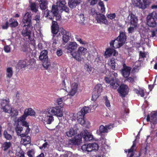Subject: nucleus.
Segmentation results:
<instances>
[{
	"instance_id": "20",
	"label": "nucleus",
	"mask_w": 157,
	"mask_h": 157,
	"mask_svg": "<svg viewBox=\"0 0 157 157\" xmlns=\"http://www.w3.org/2000/svg\"><path fill=\"white\" fill-rule=\"evenodd\" d=\"M128 20L130 19V23L131 25L136 26L137 24L138 19L135 15L132 13L128 17Z\"/></svg>"
},
{
	"instance_id": "57",
	"label": "nucleus",
	"mask_w": 157,
	"mask_h": 157,
	"mask_svg": "<svg viewBox=\"0 0 157 157\" xmlns=\"http://www.w3.org/2000/svg\"><path fill=\"white\" fill-rule=\"evenodd\" d=\"M77 90L71 88V91L69 92L68 95L73 96L76 93Z\"/></svg>"
},
{
	"instance_id": "7",
	"label": "nucleus",
	"mask_w": 157,
	"mask_h": 157,
	"mask_svg": "<svg viewBox=\"0 0 157 157\" xmlns=\"http://www.w3.org/2000/svg\"><path fill=\"white\" fill-rule=\"evenodd\" d=\"M157 18V14L155 12L150 13L147 17V22L148 26L151 27H155L157 25L156 20Z\"/></svg>"
},
{
	"instance_id": "22",
	"label": "nucleus",
	"mask_w": 157,
	"mask_h": 157,
	"mask_svg": "<svg viewBox=\"0 0 157 157\" xmlns=\"http://www.w3.org/2000/svg\"><path fill=\"white\" fill-rule=\"evenodd\" d=\"M118 82H119V80L118 78H116L114 80L113 78H112L110 83V87L113 89H116L119 86Z\"/></svg>"
},
{
	"instance_id": "62",
	"label": "nucleus",
	"mask_w": 157,
	"mask_h": 157,
	"mask_svg": "<svg viewBox=\"0 0 157 157\" xmlns=\"http://www.w3.org/2000/svg\"><path fill=\"white\" fill-rule=\"evenodd\" d=\"M21 51L26 52L28 50V48L26 45H23L21 47Z\"/></svg>"
},
{
	"instance_id": "59",
	"label": "nucleus",
	"mask_w": 157,
	"mask_h": 157,
	"mask_svg": "<svg viewBox=\"0 0 157 157\" xmlns=\"http://www.w3.org/2000/svg\"><path fill=\"white\" fill-rule=\"evenodd\" d=\"M136 26H134V25H131L130 27L128 29V31L129 33H132L134 30V28Z\"/></svg>"
},
{
	"instance_id": "23",
	"label": "nucleus",
	"mask_w": 157,
	"mask_h": 157,
	"mask_svg": "<svg viewBox=\"0 0 157 157\" xmlns=\"http://www.w3.org/2000/svg\"><path fill=\"white\" fill-rule=\"evenodd\" d=\"M52 32L54 34H56L59 31V27L57 22L53 21L52 23Z\"/></svg>"
},
{
	"instance_id": "1",
	"label": "nucleus",
	"mask_w": 157,
	"mask_h": 157,
	"mask_svg": "<svg viewBox=\"0 0 157 157\" xmlns=\"http://www.w3.org/2000/svg\"><path fill=\"white\" fill-rule=\"evenodd\" d=\"M35 111L31 108H29L26 109L24 112L23 115L20 117L18 119V122H21L23 126H25L26 128L25 132L27 133L30 131V129L29 128V125L26 121L25 119L29 115L34 116L35 115Z\"/></svg>"
},
{
	"instance_id": "28",
	"label": "nucleus",
	"mask_w": 157,
	"mask_h": 157,
	"mask_svg": "<svg viewBox=\"0 0 157 157\" xmlns=\"http://www.w3.org/2000/svg\"><path fill=\"white\" fill-rule=\"evenodd\" d=\"M9 26L11 28H15L18 26L17 21L11 18L9 20Z\"/></svg>"
},
{
	"instance_id": "53",
	"label": "nucleus",
	"mask_w": 157,
	"mask_h": 157,
	"mask_svg": "<svg viewBox=\"0 0 157 157\" xmlns=\"http://www.w3.org/2000/svg\"><path fill=\"white\" fill-rule=\"evenodd\" d=\"M136 92L137 94H139L142 97H143L144 96V90L143 89H140L139 90H136Z\"/></svg>"
},
{
	"instance_id": "10",
	"label": "nucleus",
	"mask_w": 157,
	"mask_h": 157,
	"mask_svg": "<svg viewBox=\"0 0 157 157\" xmlns=\"http://www.w3.org/2000/svg\"><path fill=\"white\" fill-rule=\"evenodd\" d=\"M78 46V44L75 42L70 41L65 46V48L67 50V52L70 53L72 56L73 51L77 49Z\"/></svg>"
},
{
	"instance_id": "48",
	"label": "nucleus",
	"mask_w": 157,
	"mask_h": 157,
	"mask_svg": "<svg viewBox=\"0 0 157 157\" xmlns=\"http://www.w3.org/2000/svg\"><path fill=\"white\" fill-rule=\"evenodd\" d=\"M98 5L101 7L100 11L101 13H105V8L103 2H99L98 3Z\"/></svg>"
},
{
	"instance_id": "31",
	"label": "nucleus",
	"mask_w": 157,
	"mask_h": 157,
	"mask_svg": "<svg viewBox=\"0 0 157 157\" xmlns=\"http://www.w3.org/2000/svg\"><path fill=\"white\" fill-rule=\"evenodd\" d=\"M69 78H64V80L62 82V89L65 90L66 91H67L66 85L67 86L69 85Z\"/></svg>"
},
{
	"instance_id": "49",
	"label": "nucleus",
	"mask_w": 157,
	"mask_h": 157,
	"mask_svg": "<svg viewBox=\"0 0 157 157\" xmlns=\"http://www.w3.org/2000/svg\"><path fill=\"white\" fill-rule=\"evenodd\" d=\"M136 78V76L133 75L128 77L126 80L128 82L133 83L135 82Z\"/></svg>"
},
{
	"instance_id": "46",
	"label": "nucleus",
	"mask_w": 157,
	"mask_h": 157,
	"mask_svg": "<svg viewBox=\"0 0 157 157\" xmlns=\"http://www.w3.org/2000/svg\"><path fill=\"white\" fill-rule=\"evenodd\" d=\"M66 2L65 0H59V1L56 2V5L61 8L65 6Z\"/></svg>"
},
{
	"instance_id": "58",
	"label": "nucleus",
	"mask_w": 157,
	"mask_h": 157,
	"mask_svg": "<svg viewBox=\"0 0 157 157\" xmlns=\"http://www.w3.org/2000/svg\"><path fill=\"white\" fill-rule=\"evenodd\" d=\"M25 152L22 150H21L18 151V154H17V157H25Z\"/></svg>"
},
{
	"instance_id": "18",
	"label": "nucleus",
	"mask_w": 157,
	"mask_h": 157,
	"mask_svg": "<svg viewBox=\"0 0 157 157\" xmlns=\"http://www.w3.org/2000/svg\"><path fill=\"white\" fill-rule=\"evenodd\" d=\"M29 131L26 133L25 132V134H23L21 135V144L24 145H25L27 144H30L31 142V138L30 136H27L26 135L27 134Z\"/></svg>"
},
{
	"instance_id": "3",
	"label": "nucleus",
	"mask_w": 157,
	"mask_h": 157,
	"mask_svg": "<svg viewBox=\"0 0 157 157\" xmlns=\"http://www.w3.org/2000/svg\"><path fill=\"white\" fill-rule=\"evenodd\" d=\"M32 16L31 14L29 12L26 13L23 17V27L25 29H24L22 31V34L24 36H30V32L28 31L27 29V27L29 26L31 23V19Z\"/></svg>"
},
{
	"instance_id": "11",
	"label": "nucleus",
	"mask_w": 157,
	"mask_h": 157,
	"mask_svg": "<svg viewBox=\"0 0 157 157\" xmlns=\"http://www.w3.org/2000/svg\"><path fill=\"white\" fill-rule=\"evenodd\" d=\"M17 121L18 125L16 127L15 129L17 135L21 137V135L25 134L26 128L23 125L21 122H18V120Z\"/></svg>"
},
{
	"instance_id": "9",
	"label": "nucleus",
	"mask_w": 157,
	"mask_h": 157,
	"mask_svg": "<svg viewBox=\"0 0 157 157\" xmlns=\"http://www.w3.org/2000/svg\"><path fill=\"white\" fill-rule=\"evenodd\" d=\"M98 149V146L96 143L84 144L82 146V149L83 151L91 152L93 150H97Z\"/></svg>"
},
{
	"instance_id": "21",
	"label": "nucleus",
	"mask_w": 157,
	"mask_h": 157,
	"mask_svg": "<svg viewBox=\"0 0 157 157\" xmlns=\"http://www.w3.org/2000/svg\"><path fill=\"white\" fill-rule=\"evenodd\" d=\"M82 2L81 0H69L68 2V4L70 8H73Z\"/></svg>"
},
{
	"instance_id": "38",
	"label": "nucleus",
	"mask_w": 157,
	"mask_h": 157,
	"mask_svg": "<svg viewBox=\"0 0 157 157\" xmlns=\"http://www.w3.org/2000/svg\"><path fill=\"white\" fill-rule=\"evenodd\" d=\"M115 59L114 58H112L108 61V64L110 66L111 68L114 70L115 68Z\"/></svg>"
},
{
	"instance_id": "2",
	"label": "nucleus",
	"mask_w": 157,
	"mask_h": 157,
	"mask_svg": "<svg viewBox=\"0 0 157 157\" xmlns=\"http://www.w3.org/2000/svg\"><path fill=\"white\" fill-rule=\"evenodd\" d=\"M126 39V36L124 32L121 31L120 35L117 39L110 43V46L114 48H118L124 44Z\"/></svg>"
},
{
	"instance_id": "45",
	"label": "nucleus",
	"mask_w": 157,
	"mask_h": 157,
	"mask_svg": "<svg viewBox=\"0 0 157 157\" xmlns=\"http://www.w3.org/2000/svg\"><path fill=\"white\" fill-rule=\"evenodd\" d=\"M2 108L4 111L8 113H10L11 112L12 109L9 105H6L5 107Z\"/></svg>"
},
{
	"instance_id": "35",
	"label": "nucleus",
	"mask_w": 157,
	"mask_h": 157,
	"mask_svg": "<svg viewBox=\"0 0 157 157\" xmlns=\"http://www.w3.org/2000/svg\"><path fill=\"white\" fill-rule=\"evenodd\" d=\"M12 146V144L10 142H5L2 145V147L4 151L9 149Z\"/></svg>"
},
{
	"instance_id": "34",
	"label": "nucleus",
	"mask_w": 157,
	"mask_h": 157,
	"mask_svg": "<svg viewBox=\"0 0 157 157\" xmlns=\"http://www.w3.org/2000/svg\"><path fill=\"white\" fill-rule=\"evenodd\" d=\"M114 49L110 48L107 49L105 53V57L106 58L110 56L113 54Z\"/></svg>"
},
{
	"instance_id": "43",
	"label": "nucleus",
	"mask_w": 157,
	"mask_h": 157,
	"mask_svg": "<svg viewBox=\"0 0 157 157\" xmlns=\"http://www.w3.org/2000/svg\"><path fill=\"white\" fill-rule=\"evenodd\" d=\"M102 90V87L101 84H97L95 87L94 90L98 93H101Z\"/></svg>"
},
{
	"instance_id": "32",
	"label": "nucleus",
	"mask_w": 157,
	"mask_h": 157,
	"mask_svg": "<svg viewBox=\"0 0 157 157\" xmlns=\"http://www.w3.org/2000/svg\"><path fill=\"white\" fill-rule=\"evenodd\" d=\"M48 113L47 111V110L46 111H44L43 112H41L40 113L39 116V118L42 121H45L46 117L47 115H48Z\"/></svg>"
},
{
	"instance_id": "44",
	"label": "nucleus",
	"mask_w": 157,
	"mask_h": 157,
	"mask_svg": "<svg viewBox=\"0 0 157 157\" xmlns=\"http://www.w3.org/2000/svg\"><path fill=\"white\" fill-rule=\"evenodd\" d=\"M29 7L31 10L33 12H36L37 11V8L35 3H31Z\"/></svg>"
},
{
	"instance_id": "54",
	"label": "nucleus",
	"mask_w": 157,
	"mask_h": 157,
	"mask_svg": "<svg viewBox=\"0 0 157 157\" xmlns=\"http://www.w3.org/2000/svg\"><path fill=\"white\" fill-rule=\"evenodd\" d=\"M40 15L37 14L33 20L36 21V23L39 24L40 22Z\"/></svg>"
},
{
	"instance_id": "33",
	"label": "nucleus",
	"mask_w": 157,
	"mask_h": 157,
	"mask_svg": "<svg viewBox=\"0 0 157 157\" xmlns=\"http://www.w3.org/2000/svg\"><path fill=\"white\" fill-rule=\"evenodd\" d=\"M13 71L12 67H9L6 69V75L9 78H11L13 75Z\"/></svg>"
},
{
	"instance_id": "15",
	"label": "nucleus",
	"mask_w": 157,
	"mask_h": 157,
	"mask_svg": "<svg viewBox=\"0 0 157 157\" xmlns=\"http://www.w3.org/2000/svg\"><path fill=\"white\" fill-rule=\"evenodd\" d=\"M61 33L63 35L62 44L65 45L70 40L71 33L69 32H67L64 30H62Z\"/></svg>"
},
{
	"instance_id": "63",
	"label": "nucleus",
	"mask_w": 157,
	"mask_h": 157,
	"mask_svg": "<svg viewBox=\"0 0 157 157\" xmlns=\"http://www.w3.org/2000/svg\"><path fill=\"white\" fill-rule=\"evenodd\" d=\"M98 1V0H87L86 2H88L90 1V5H93L95 4Z\"/></svg>"
},
{
	"instance_id": "12",
	"label": "nucleus",
	"mask_w": 157,
	"mask_h": 157,
	"mask_svg": "<svg viewBox=\"0 0 157 157\" xmlns=\"http://www.w3.org/2000/svg\"><path fill=\"white\" fill-rule=\"evenodd\" d=\"M128 88L127 86L124 84H122L120 86L118 90V92L122 98L124 97L127 95L128 91Z\"/></svg>"
},
{
	"instance_id": "19",
	"label": "nucleus",
	"mask_w": 157,
	"mask_h": 157,
	"mask_svg": "<svg viewBox=\"0 0 157 157\" xmlns=\"http://www.w3.org/2000/svg\"><path fill=\"white\" fill-rule=\"evenodd\" d=\"M131 68L127 67L125 63L123 64V68L122 69V73L123 76L126 78H127L129 75Z\"/></svg>"
},
{
	"instance_id": "52",
	"label": "nucleus",
	"mask_w": 157,
	"mask_h": 157,
	"mask_svg": "<svg viewBox=\"0 0 157 157\" xmlns=\"http://www.w3.org/2000/svg\"><path fill=\"white\" fill-rule=\"evenodd\" d=\"M11 116L13 117L17 116L18 114V112L16 109H12L11 112L10 113Z\"/></svg>"
},
{
	"instance_id": "61",
	"label": "nucleus",
	"mask_w": 157,
	"mask_h": 157,
	"mask_svg": "<svg viewBox=\"0 0 157 157\" xmlns=\"http://www.w3.org/2000/svg\"><path fill=\"white\" fill-rule=\"evenodd\" d=\"M78 84L75 82L73 83L71 86V88L77 90Z\"/></svg>"
},
{
	"instance_id": "40",
	"label": "nucleus",
	"mask_w": 157,
	"mask_h": 157,
	"mask_svg": "<svg viewBox=\"0 0 157 157\" xmlns=\"http://www.w3.org/2000/svg\"><path fill=\"white\" fill-rule=\"evenodd\" d=\"M99 131L100 133H99L98 131H97V132L98 134H100L102 133L107 132H108V129L106 128V125L105 126L101 125L100 126L99 128Z\"/></svg>"
},
{
	"instance_id": "8",
	"label": "nucleus",
	"mask_w": 157,
	"mask_h": 157,
	"mask_svg": "<svg viewBox=\"0 0 157 157\" xmlns=\"http://www.w3.org/2000/svg\"><path fill=\"white\" fill-rule=\"evenodd\" d=\"M133 5L140 8L145 9L150 3L149 0H133Z\"/></svg>"
},
{
	"instance_id": "14",
	"label": "nucleus",
	"mask_w": 157,
	"mask_h": 157,
	"mask_svg": "<svg viewBox=\"0 0 157 157\" xmlns=\"http://www.w3.org/2000/svg\"><path fill=\"white\" fill-rule=\"evenodd\" d=\"M82 136L80 135L76 136L74 138H72L69 141V143L72 145H79L82 143Z\"/></svg>"
},
{
	"instance_id": "41",
	"label": "nucleus",
	"mask_w": 157,
	"mask_h": 157,
	"mask_svg": "<svg viewBox=\"0 0 157 157\" xmlns=\"http://www.w3.org/2000/svg\"><path fill=\"white\" fill-rule=\"evenodd\" d=\"M3 135L4 138L7 140H10L12 139V136L6 130H5L4 131Z\"/></svg>"
},
{
	"instance_id": "6",
	"label": "nucleus",
	"mask_w": 157,
	"mask_h": 157,
	"mask_svg": "<svg viewBox=\"0 0 157 157\" xmlns=\"http://www.w3.org/2000/svg\"><path fill=\"white\" fill-rule=\"evenodd\" d=\"M48 114L61 117L63 115V109L61 106H58L47 109Z\"/></svg>"
},
{
	"instance_id": "50",
	"label": "nucleus",
	"mask_w": 157,
	"mask_h": 157,
	"mask_svg": "<svg viewBox=\"0 0 157 157\" xmlns=\"http://www.w3.org/2000/svg\"><path fill=\"white\" fill-rule=\"evenodd\" d=\"M9 102V99L2 100L1 101V105L2 108L5 107L6 105H8Z\"/></svg>"
},
{
	"instance_id": "5",
	"label": "nucleus",
	"mask_w": 157,
	"mask_h": 157,
	"mask_svg": "<svg viewBox=\"0 0 157 157\" xmlns=\"http://www.w3.org/2000/svg\"><path fill=\"white\" fill-rule=\"evenodd\" d=\"M47 17L48 18L53 20L54 17L56 20H59L61 19V16L59 13L58 6L53 5L51 10L49 11L47 13Z\"/></svg>"
},
{
	"instance_id": "13",
	"label": "nucleus",
	"mask_w": 157,
	"mask_h": 157,
	"mask_svg": "<svg viewBox=\"0 0 157 157\" xmlns=\"http://www.w3.org/2000/svg\"><path fill=\"white\" fill-rule=\"evenodd\" d=\"M82 136L85 142H86L92 140L93 139V136L87 130H85L80 133Z\"/></svg>"
},
{
	"instance_id": "42",
	"label": "nucleus",
	"mask_w": 157,
	"mask_h": 157,
	"mask_svg": "<svg viewBox=\"0 0 157 157\" xmlns=\"http://www.w3.org/2000/svg\"><path fill=\"white\" fill-rule=\"evenodd\" d=\"M100 93L94 90L92 93V100H95L99 97Z\"/></svg>"
},
{
	"instance_id": "56",
	"label": "nucleus",
	"mask_w": 157,
	"mask_h": 157,
	"mask_svg": "<svg viewBox=\"0 0 157 157\" xmlns=\"http://www.w3.org/2000/svg\"><path fill=\"white\" fill-rule=\"evenodd\" d=\"M107 17L110 19H113L116 17V14L115 13H110L107 15Z\"/></svg>"
},
{
	"instance_id": "60",
	"label": "nucleus",
	"mask_w": 157,
	"mask_h": 157,
	"mask_svg": "<svg viewBox=\"0 0 157 157\" xmlns=\"http://www.w3.org/2000/svg\"><path fill=\"white\" fill-rule=\"evenodd\" d=\"M151 37H154L156 35V34H157V31L156 30H152L151 31Z\"/></svg>"
},
{
	"instance_id": "26",
	"label": "nucleus",
	"mask_w": 157,
	"mask_h": 157,
	"mask_svg": "<svg viewBox=\"0 0 157 157\" xmlns=\"http://www.w3.org/2000/svg\"><path fill=\"white\" fill-rule=\"evenodd\" d=\"M89 108L88 107L85 106L80 111L77 113L78 116H84L86 113H88Z\"/></svg>"
},
{
	"instance_id": "25",
	"label": "nucleus",
	"mask_w": 157,
	"mask_h": 157,
	"mask_svg": "<svg viewBox=\"0 0 157 157\" xmlns=\"http://www.w3.org/2000/svg\"><path fill=\"white\" fill-rule=\"evenodd\" d=\"M48 52L46 50H44L41 51L39 56V59L40 60H43L44 59H47L48 58Z\"/></svg>"
},
{
	"instance_id": "30",
	"label": "nucleus",
	"mask_w": 157,
	"mask_h": 157,
	"mask_svg": "<svg viewBox=\"0 0 157 157\" xmlns=\"http://www.w3.org/2000/svg\"><path fill=\"white\" fill-rule=\"evenodd\" d=\"M76 133V130H74L73 128H71L66 132V134L68 137H71Z\"/></svg>"
},
{
	"instance_id": "37",
	"label": "nucleus",
	"mask_w": 157,
	"mask_h": 157,
	"mask_svg": "<svg viewBox=\"0 0 157 157\" xmlns=\"http://www.w3.org/2000/svg\"><path fill=\"white\" fill-rule=\"evenodd\" d=\"M47 115L45 121L46 122L47 124H51L52 122L54 120V117L52 115Z\"/></svg>"
},
{
	"instance_id": "29",
	"label": "nucleus",
	"mask_w": 157,
	"mask_h": 157,
	"mask_svg": "<svg viewBox=\"0 0 157 157\" xmlns=\"http://www.w3.org/2000/svg\"><path fill=\"white\" fill-rule=\"evenodd\" d=\"M39 4L40 8L41 10H45L47 7V0H40Z\"/></svg>"
},
{
	"instance_id": "16",
	"label": "nucleus",
	"mask_w": 157,
	"mask_h": 157,
	"mask_svg": "<svg viewBox=\"0 0 157 157\" xmlns=\"http://www.w3.org/2000/svg\"><path fill=\"white\" fill-rule=\"evenodd\" d=\"M96 20L98 23L100 24H107L108 21L105 16L101 13H97Z\"/></svg>"
},
{
	"instance_id": "24",
	"label": "nucleus",
	"mask_w": 157,
	"mask_h": 157,
	"mask_svg": "<svg viewBox=\"0 0 157 157\" xmlns=\"http://www.w3.org/2000/svg\"><path fill=\"white\" fill-rule=\"evenodd\" d=\"M77 22L82 25L85 24V18L84 15L83 14L78 15L76 17Z\"/></svg>"
},
{
	"instance_id": "39",
	"label": "nucleus",
	"mask_w": 157,
	"mask_h": 157,
	"mask_svg": "<svg viewBox=\"0 0 157 157\" xmlns=\"http://www.w3.org/2000/svg\"><path fill=\"white\" fill-rule=\"evenodd\" d=\"M26 60H21L19 61L18 66L19 67L21 68H25L26 67L27 63Z\"/></svg>"
},
{
	"instance_id": "55",
	"label": "nucleus",
	"mask_w": 157,
	"mask_h": 157,
	"mask_svg": "<svg viewBox=\"0 0 157 157\" xmlns=\"http://www.w3.org/2000/svg\"><path fill=\"white\" fill-rule=\"evenodd\" d=\"M9 25V22L8 21L6 22L5 23L2 24V28L3 29H7Z\"/></svg>"
},
{
	"instance_id": "17",
	"label": "nucleus",
	"mask_w": 157,
	"mask_h": 157,
	"mask_svg": "<svg viewBox=\"0 0 157 157\" xmlns=\"http://www.w3.org/2000/svg\"><path fill=\"white\" fill-rule=\"evenodd\" d=\"M147 120V121H150L152 125L155 126L157 124V113H152L151 114L150 116L148 115Z\"/></svg>"
},
{
	"instance_id": "51",
	"label": "nucleus",
	"mask_w": 157,
	"mask_h": 157,
	"mask_svg": "<svg viewBox=\"0 0 157 157\" xmlns=\"http://www.w3.org/2000/svg\"><path fill=\"white\" fill-rule=\"evenodd\" d=\"M27 155L29 157H33L34 156L35 151L33 149L29 150L27 152Z\"/></svg>"
},
{
	"instance_id": "36",
	"label": "nucleus",
	"mask_w": 157,
	"mask_h": 157,
	"mask_svg": "<svg viewBox=\"0 0 157 157\" xmlns=\"http://www.w3.org/2000/svg\"><path fill=\"white\" fill-rule=\"evenodd\" d=\"M84 116H77V118H78V122L82 125L85 126L86 121L84 119Z\"/></svg>"
},
{
	"instance_id": "4",
	"label": "nucleus",
	"mask_w": 157,
	"mask_h": 157,
	"mask_svg": "<svg viewBox=\"0 0 157 157\" xmlns=\"http://www.w3.org/2000/svg\"><path fill=\"white\" fill-rule=\"evenodd\" d=\"M87 53H88V51L87 49L83 47H80L77 51L73 52L72 54V56L76 60L80 62L84 60L83 56Z\"/></svg>"
},
{
	"instance_id": "27",
	"label": "nucleus",
	"mask_w": 157,
	"mask_h": 157,
	"mask_svg": "<svg viewBox=\"0 0 157 157\" xmlns=\"http://www.w3.org/2000/svg\"><path fill=\"white\" fill-rule=\"evenodd\" d=\"M133 145L131 149H128V156L132 157L134 155V151L135 150L134 147H136L135 140L133 142Z\"/></svg>"
},
{
	"instance_id": "47",
	"label": "nucleus",
	"mask_w": 157,
	"mask_h": 157,
	"mask_svg": "<svg viewBox=\"0 0 157 157\" xmlns=\"http://www.w3.org/2000/svg\"><path fill=\"white\" fill-rule=\"evenodd\" d=\"M48 58L47 59H44L43 60H42L43 62V66L46 69H47L50 65V63L48 62Z\"/></svg>"
},
{
	"instance_id": "64",
	"label": "nucleus",
	"mask_w": 157,
	"mask_h": 157,
	"mask_svg": "<svg viewBox=\"0 0 157 157\" xmlns=\"http://www.w3.org/2000/svg\"><path fill=\"white\" fill-rule=\"evenodd\" d=\"M56 54L58 56H61L63 54L62 50L61 49H58L56 51Z\"/></svg>"
}]
</instances>
